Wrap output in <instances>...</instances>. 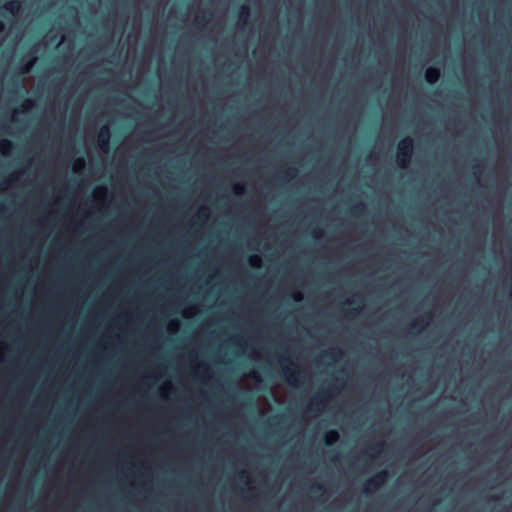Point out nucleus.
Segmentation results:
<instances>
[{"label":"nucleus","mask_w":512,"mask_h":512,"mask_svg":"<svg viewBox=\"0 0 512 512\" xmlns=\"http://www.w3.org/2000/svg\"><path fill=\"white\" fill-rule=\"evenodd\" d=\"M414 143L410 137H405L397 145L396 161L400 168H406L411 161Z\"/></svg>","instance_id":"1"},{"label":"nucleus","mask_w":512,"mask_h":512,"mask_svg":"<svg viewBox=\"0 0 512 512\" xmlns=\"http://www.w3.org/2000/svg\"><path fill=\"white\" fill-rule=\"evenodd\" d=\"M389 473L387 470H381L374 474L370 479L366 481L363 486L364 493H370L379 489L388 479Z\"/></svg>","instance_id":"2"},{"label":"nucleus","mask_w":512,"mask_h":512,"mask_svg":"<svg viewBox=\"0 0 512 512\" xmlns=\"http://www.w3.org/2000/svg\"><path fill=\"white\" fill-rule=\"evenodd\" d=\"M330 394L328 390H322L317 393L310 402L311 410H319L327 404Z\"/></svg>","instance_id":"3"},{"label":"nucleus","mask_w":512,"mask_h":512,"mask_svg":"<svg viewBox=\"0 0 512 512\" xmlns=\"http://www.w3.org/2000/svg\"><path fill=\"white\" fill-rule=\"evenodd\" d=\"M286 379L289 384L298 386L302 379V372L298 369H291L289 367L284 369Z\"/></svg>","instance_id":"4"},{"label":"nucleus","mask_w":512,"mask_h":512,"mask_svg":"<svg viewBox=\"0 0 512 512\" xmlns=\"http://www.w3.org/2000/svg\"><path fill=\"white\" fill-rule=\"evenodd\" d=\"M98 142L102 150L106 151L108 149L110 142V130L107 126H103L100 129L98 134Z\"/></svg>","instance_id":"5"},{"label":"nucleus","mask_w":512,"mask_h":512,"mask_svg":"<svg viewBox=\"0 0 512 512\" xmlns=\"http://www.w3.org/2000/svg\"><path fill=\"white\" fill-rule=\"evenodd\" d=\"M20 8L21 2L19 0H10L2 6V9L12 16L17 15Z\"/></svg>","instance_id":"6"},{"label":"nucleus","mask_w":512,"mask_h":512,"mask_svg":"<svg viewBox=\"0 0 512 512\" xmlns=\"http://www.w3.org/2000/svg\"><path fill=\"white\" fill-rule=\"evenodd\" d=\"M440 78V70L436 67H429L425 71V79L429 84H435Z\"/></svg>","instance_id":"7"},{"label":"nucleus","mask_w":512,"mask_h":512,"mask_svg":"<svg viewBox=\"0 0 512 512\" xmlns=\"http://www.w3.org/2000/svg\"><path fill=\"white\" fill-rule=\"evenodd\" d=\"M340 438V435L337 430H329L326 432L324 437V443L327 446H332L336 443Z\"/></svg>","instance_id":"8"},{"label":"nucleus","mask_w":512,"mask_h":512,"mask_svg":"<svg viewBox=\"0 0 512 512\" xmlns=\"http://www.w3.org/2000/svg\"><path fill=\"white\" fill-rule=\"evenodd\" d=\"M37 58L32 56L28 61H26L23 65L19 67V73L24 75L31 71L33 66L35 65Z\"/></svg>","instance_id":"9"},{"label":"nucleus","mask_w":512,"mask_h":512,"mask_svg":"<svg viewBox=\"0 0 512 512\" xmlns=\"http://www.w3.org/2000/svg\"><path fill=\"white\" fill-rule=\"evenodd\" d=\"M13 148V142L8 139H3L0 141V152L2 155H9Z\"/></svg>","instance_id":"10"},{"label":"nucleus","mask_w":512,"mask_h":512,"mask_svg":"<svg viewBox=\"0 0 512 512\" xmlns=\"http://www.w3.org/2000/svg\"><path fill=\"white\" fill-rule=\"evenodd\" d=\"M426 316L427 315H425V316H423L421 318H418V319L414 320L413 322H411L410 328L411 329H417V331H420L427 324V322L425 321Z\"/></svg>","instance_id":"11"},{"label":"nucleus","mask_w":512,"mask_h":512,"mask_svg":"<svg viewBox=\"0 0 512 512\" xmlns=\"http://www.w3.org/2000/svg\"><path fill=\"white\" fill-rule=\"evenodd\" d=\"M365 210V204L363 202H357L352 206V213L355 215H360Z\"/></svg>","instance_id":"12"},{"label":"nucleus","mask_w":512,"mask_h":512,"mask_svg":"<svg viewBox=\"0 0 512 512\" xmlns=\"http://www.w3.org/2000/svg\"><path fill=\"white\" fill-rule=\"evenodd\" d=\"M383 446V443H375L371 446H369V448L365 451H363V455H369L371 458H372V455H370V452H379L380 451V448H382Z\"/></svg>","instance_id":"13"},{"label":"nucleus","mask_w":512,"mask_h":512,"mask_svg":"<svg viewBox=\"0 0 512 512\" xmlns=\"http://www.w3.org/2000/svg\"><path fill=\"white\" fill-rule=\"evenodd\" d=\"M249 15H250L249 7L245 6V5L241 6L240 11H239V19L241 21L245 22Z\"/></svg>","instance_id":"14"},{"label":"nucleus","mask_w":512,"mask_h":512,"mask_svg":"<svg viewBox=\"0 0 512 512\" xmlns=\"http://www.w3.org/2000/svg\"><path fill=\"white\" fill-rule=\"evenodd\" d=\"M250 266L254 268H259L261 264V259L258 255H251L248 259Z\"/></svg>","instance_id":"15"},{"label":"nucleus","mask_w":512,"mask_h":512,"mask_svg":"<svg viewBox=\"0 0 512 512\" xmlns=\"http://www.w3.org/2000/svg\"><path fill=\"white\" fill-rule=\"evenodd\" d=\"M340 354H341V351L339 349H333V350H331L329 352H326L324 354V356L328 357V358H330L332 360H336L340 356Z\"/></svg>","instance_id":"16"},{"label":"nucleus","mask_w":512,"mask_h":512,"mask_svg":"<svg viewBox=\"0 0 512 512\" xmlns=\"http://www.w3.org/2000/svg\"><path fill=\"white\" fill-rule=\"evenodd\" d=\"M245 188L244 185L237 183L233 186V192L236 196H240L244 193Z\"/></svg>","instance_id":"17"},{"label":"nucleus","mask_w":512,"mask_h":512,"mask_svg":"<svg viewBox=\"0 0 512 512\" xmlns=\"http://www.w3.org/2000/svg\"><path fill=\"white\" fill-rule=\"evenodd\" d=\"M296 172H297V170L295 168L290 167L283 172V175L285 178H292L295 176Z\"/></svg>","instance_id":"18"},{"label":"nucleus","mask_w":512,"mask_h":512,"mask_svg":"<svg viewBox=\"0 0 512 512\" xmlns=\"http://www.w3.org/2000/svg\"><path fill=\"white\" fill-rule=\"evenodd\" d=\"M206 22V18L204 16H197L195 19V23L197 25L204 24Z\"/></svg>","instance_id":"19"},{"label":"nucleus","mask_w":512,"mask_h":512,"mask_svg":"<svg viewBox=\"0 0 512 512\" xmlns=\"http://www.w3.org/2000/svg\"><path fill=\"white\" fill-rule=\"evenodd\" d=\"M312 490L316 492H322L324 490L323 485L317 484L312 486Z\"/></svg>","instance_id":"20"},{"label":"nucleus","mask_w":512,"mask_h":512,"mask_svg":"<svg viewBox=\"0 0 512 512\" xmlns=\"http://www.w3.org/2000/svg\"><path fill=\"white\" fill-rule=\"evenodd\" d=\"M239 478H240L241 480L245 479V481H246V482L248 481V476H247L246 472H244V471H241V472L239 473Z\"/></svg>","instance_id":"21"},{"label":"nucleus","mask_w":512,"mask_h":512,"mask_svg":"<svg viewBox=\"0 0 512 512\" xmlns=\"http://www.w3.org/2000/svg\"><path fill=\"white\" fill-rule=\"evenodd\" d=\"M33 104H34V103H33V101H32V100L27 99V100L25 101L24 107H25L26 109H28V108H30Z\"/></svg>","instance_id":"22"},{"label":"nucleus","mask_w":512,"mask_h":512,"mask_svg":"<svg viewBox=\"0 0 512 512\" xmlns=\"http://www.w3.org/2000/svg\"><path fill=\"white\" fill-rule=\"evenodd\" d=\"M294 299H295V301H297V302H298V301H301V300H302V295L298 293V294H296V295L294 296Z\"/></svg>","instance_id":"23"},{"label":"nucleus","mask_w":512,"mask_h":512,"mask_svg":"<svg viewBox=\"0 0 512 512\" xmlns=\"http://www.w3.org/2000/svg\"><path fill=\"white\" fill-rule=\"evenodd\" d=\"M249 376H250L251 378L255 379V380H259V377H258V376H257V374H256V373H254V372L250 373V375H249Z\"/></svg>","instance_id":"24"},{"label":"nucleus","mask_w":512,"mask_h":512,"mask_svg":"<svg viewBox=\"0 0 512 512\" xmlns=\"http://www.w3.org/2000/svg\"><path fill=\"white\" fill-rule=\"evenodd\" d=\"M5 29V25L2 21H0V33H2Z\"/></svg>","instance_id":"25"},{"label":"nucleus","mask_w":512,"mask_h":512,"mask_svg":"<svg viewBox=\"0 0 512 512\" xmlns=\"http://www.w3.org/2000/svg\"><path fill=\"white\" fill-rule=\"evenodd\" d=\"M356 313H358V309H352V310H350V311H349V314H351V315H353V316H354Z\"/></svg>","instance_id":"26"},{"label":"nucleus","mask_w":512,"mask_h":512,"mask_svg":"<svg viewBox=\"0 0 512 512\" xmlns=\"http://www.w3.org/2000/svg\"><path fill=\"white\" fill-rule=\"evenodd\" d=\"M473 168H474V170L476 171V170H478L479 168H481V164H479V163H478V164H475Z\"/></svg>","instance_id":"27"},{"label":"nucleus","mask_w":512,"mask_h":512,"mask_svg":"<svg viewBox=\"0 0 512 512\" xmlns=\"http://www.w3.org/2000/svg\"><path fill=\"white\" fill-rule=\"evenodd\" d=\"M314 236H315L316 238H318V237L320 236V231H319V230L315 231V232H314Z\"/></svg>","instance_id":"28"},{"label":"nucleus","mask_w":512,"mask_h":512,"mask_svg":"<svg viewBox=\"0 0 512 512\" xmlns=\"http://www.w3.org/2000/svg\"><path fill=\"white\" fill-rule=\"evenodd\" d=\"M78 164L83 165V164H84L83 159H79V160L77 161V165H78Z\"/></svg>","instance_id":"29"},{"label":"nucleus","mask_w":512,"mask_h":512,"mask_svg":"<svg viewBox=\"0 0 512 512\" xmlns=\"http://www.w3.org/2000/svg\"><path fill=\"white\" fill-rule=\"evenodd\" d=\"M278 419H279V417H277V416H276V417H273V418H272V423H275V422H276V420H278Z\"/></svg>","instance_id":"30"},{"label":"nucleus","mask_w":512,"mask_h":512,"mask_svg":"<svg viewBox=\"0 0 512 512\" xmlns=\"http://www.w3.org/2000/svg\"><path fill=\"white\" fill-rule=\"evenodd\" d=\"M497 499H498V497H496V496H491L490 497V500H493V501H496Z\"/></svg>","instance_id":"31"},{"label":"nucleus","mask_w":512,"mask_h":512,"mask_svg":"<svg viewBox=\"0 0 512 512\" xmlns=\"http://www.w3.org/2000/svg\"><path fill=\"white\" fill-rule=\"evenodd\" d=\"M203 211H204V209H201L198 216L202 215Z\"/></svg>","instance_id":"32"}]
</instances>
